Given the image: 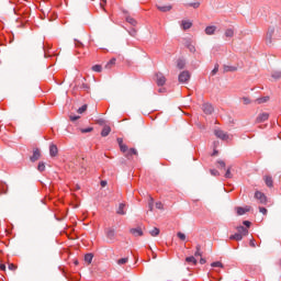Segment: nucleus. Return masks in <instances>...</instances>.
<instances>
[{
    "mask_svg": "<svg viewBox=\"0 0 281 281\" xmlns=\"http://www.w3.org/2000/svg\"><path fill=\"white\" fill-rule=\"evenodd\" d=\"M273 34H276V27L270 26L266 34V45H273Z\"/></svg>",
    "mask_w": 281,
    "mask_h": 281,
    "instance_id": "1",
    "label": "nucleus"
},
{
    "mask_svg": "<svg viewBox=\"0 0 281 281\" xmlns=\"http://www.w3.org/2000/svg\"><path fill=\"white\" fill-rule=\"evenodd\" d=\"M214 135L223 142H227L229 139V135H227V133H225L223 130H215Z\"/></svg>",
    "mask_w": 281,
    "mask_h": 281,
    "instance_id": "2",
    "label": "nucleus"
},
{
    "mask_svg": "<svg viewBox=\"0 0 281 281\" xmlns=\"http://www.w3.org/2000/svg\"><path fill=\"white\" fill-rule=\"evenodd\" d=\"M202 111L205 115H212V113H214V106L211 103H204L202 105Z\"/></svg>",
    "mask_w": 281,
    "mask_h": 281,
    "instance_id": "3",
    "label": "nucleus"
},
{
    "mask_svg": "<svg viewBox=\"0 0 281 281\" xmlns=\"http://www.w3.org/2000/svg\"><path fill=\"white\" fill-rule=\"evenodd\" d=\"M156 82L158 87H164L166 85V77L164 76V74L161 72L156 74Z\"/></svg>",
    "mask_w": 281,
    "mask_h": 281,
    "instance_id": "4",
    "label": "nucleus"
},
{
    "mask_svg": "<svg viewBox=\"0 0 281 281\" xmlns=\"http://www.w3.org/2000/svg\"><path fill=\"white\" fill-rule=\"evenodd\" d=\"M255 199H257V201H259L262 205L267 203V195L260 191H256Z\"/></svg>",
    "mask_w": 281,
    "mask_h": 281,
    "instance_id": "5",
    "label": "nucleus"
},
{
    "mask_svg": "<svg viewBox=\"0 0 281 281\" xmlns=\"http://www.w3.org/2000/svg\"><path fill=\"white\" fill-rule=\"evenodd\" d=\"M178 80L179 82H188L190 80V72L188 70L180 72Z\"/></svg>",
    "mask_w": 281,
    "mask_h": 281,
    "instance_id": "6",
    "label": "nucleus"
},
{
    "mask_svg": "<svg viewBox=\"0 0 281 281\" xmlns=\"http://www.w3.org/2000/svg\"><path fill=\"white\" fill-rule=\"evenodd\" d=\"M38 159H41V150L38 148H35L33 150V155L30 157V161H32V164L38 161Z\"/></svg>",
    "mask_w": 281,
    "mask_h": 281,
    "instance_id": "7",
    "label": "nucleus"
},
{
    "mask_svg": "<svg viewBox=\"0 0 281 281\" xmlns=\"http://www.w3.org/2000/svg\"><path fill=\"white\" fill-rule=\"evenodd\" d=\"M267 120H269V113L263 112L257 116L256 122L257 124H262V122H267Z\"/></svg>",
    "mask_w": 281,
    "mask_h": 281,
    "instance_id": "8",
    "label": "nucleus"
},
{
    "mask_svg": "<svg viewBox=\"0 0 281 281\" xmlns=\"http://www.w3.org/2000/svg\"><path fill=\"white\" fill-rule=\"evenodd\" d=\"M105 236L108 240H115V228H106Z\"/></svg>",
    "mask_w": 281,
    "mask_h": 281,
    "instance_id": "9",
    "label": "nucleus"
},
{
    "mask_svg": "<svg viewBox=\"0 0 281 281\" xmlns=\"http://www.w3.org/2000/svg\"><path fill=\"white\" fill-rule=\"evenodd\" d=\"M237 234H240V236H249V229H247V227L245 226H237Z\"/></svg>",
    "mask_w": 281,
    "mask_h": 281,
    "instance_id": "10",
    "label": "nucleus"
},
{
    "mask_svg": "<svg viewBox=\"0 0 281 281\" xmlns=\"http://www.w3.org/2000/svg\"><path fill=\"white\" fill-rule=\"evenodd\" d=\"M130 233H132L133 236L137 237V236H144V231H142L140 227L137 228H131Z\"/></svg>",
    "mask_w": 281,
    "mask_h": 281,
    "instance_id": "11",
    "label": "nucleus"
},
{
    "mask_svg": "<svg viewBox=\"0 0 281 281\" xmlns=\"http://www.w3.org/2000/svg\"><path fill=\"white\" fill-rule=\"evenodd\" d=\"M157 10H159V12H170V10H172V5L168 4V5H156Z\"/></svg>",
    "mask_w": 281,
    "mask_h": 281,
    "instance_id": "12",
    "label": "nucleus"
},
{
    "mask_svg": "<svg viewBox=\"0 0 281 281\" xmlns=\"http://www.w3.org/2000/svg\"><path fill=\"white\" fill-rule=\"evenodd\" d=\"M133 155H137V149L135 148H130L127 149V151L125 153V157L126 159H133Z\"/></svg>",
    "mask_w": 281,
    "mask_h": 281,
    "instance_id": "13",
    "label": "nucleus"
},
{
    "mask_svg": "<svg viewBox=\"0 0 281 281\" xmlns=\"http://www.w3.org/2000/svg\"><path fill=\"white\" fill-rule=\"evenodd\" d=\"M49 155L50 157H56L58 155V147L54 144L49 146Z\"/></svg>",
    "mask_w": 281,
    "mask_h": 281,
    "instance_id": "14",
    "label": "nucleus"
},
{
    "mask_svg": "<svg viewBox=\"0 0 281 281\" xmlns=\"http://www.w3.org/2000/svg\"><path fill=\"white\" fill-rule=\"evenodd\" d=\"M111 133V126L105 125L101 132V137H109Z\"/></svg>",
    "mask_w": 281,
    "mask_h": 281,
    "instance_id": "15",
    "label": "nucleus"
},
{
    "mask_svg": "<svg viewBox=\"0 0 281 281\" xmlns=\"http://www.w3.org/2000/svg\"><path fill=\"white\" fill-rule=\"evenodd\" d=\"M124 207H126V204L120 203L119 209L116 210V214L124 216L126 214V211H124Z\"/></svg>",
    "mask_w": 281,
    "mask_h": 281,
    "instance_id": "16",
    "label": "nucleus"
},
{
    "mask_svg": "<svg viewBox=\"0 0 281 281\" xmlns=\"http://www.w3.org/2000/svg\"><path fill=\"white\" fill-rule=\"evenodd\" d=\"M265 183L268 188H271L273 186V178L271 176H265Z\"/></svg>",
    "mask_w": 281,
    "mask_h": 281,
    "instance_id": "17",
    "label": "nucleus"
},
{
    "mask_svg": "<svg viewBox=\"0 0 281 281\" xmlns=\"http://www.w3.org/2000/svg\"><path fill=\"white\" fill-rule=\"evenodd\" d=\"M216 32V26L212 25V26H206L205 29V34H207V36H212V34H214Z\"/></svg>",
    "mask_w": 281,
    "mask_h": 281,
    "instance_id": "18",
    "label": "nucleus"
},
{
    "mask_svg": "<svg viewBox=\"0 0 281 281\" xmlns=\"http://www.w3.org/2000/svg\"><path fill=\"white\" fill-rule=\"evenodd\" d=\"M181 27L182 30H190V27H192V22L183 20L181 22Z\"/></svg>",
    "mask_w": 281,
    "mask_h": 281,
    "instance_id": "19",
    "label": "nucleus"
},
{
    "mask_svg": "<svg viewBox=\"0 0 281 281\" xmlns=\"http://www.w3.org/2000/svg\"><path fill=\"white\" fill-rule=\"evenodd\" d=\"M186 262H188L189 265H193V266L198 265L196 258L194 256L187 257Z\"/></svg>",
    "mask_w": 281,
    "mask_h": 281,
    "instance_id": "20",
    "label": "nucleus"
},
{
    "mask_svg": "<svg viewBox=\"0 0 281 281\" xmlns=\"http://www.w3.org/2000/svg\"><path fill=\"white\" fill-rule=\"evenodd\" d=\"M229 240L240 241V240H243V236L240 234H238V233H235L234 235L229 236Z\"/></svg>",
    "mask_w": 281,
    "mask_h": 281,
    "instance_id": "21",
    "label": "nucleus"
},
{
    "mask_svg": "<svg viewBox=\"0 0 281 281\" xmlns=\"http://www.w3.org/2000/svg\"><path fill=\"white\" fill-rule=\"evenodd\" d=\"M224 36H226V38L234 37V29H227L224 33Z\"/></svg>",
    "mask_w": 281,
    "mask_h": 281,
    "instance_id": "22",
    "label": "nucleus"
},
{
    "mask_svg": "<svg viewBox=\"0 0 281 281\" xmlns=\"http://www.w3.org/2000/svg\"><path fill=\"white\" fill-rule=\"evenodd\" d=\"M85 262H88V265H91V262H93V254H87L85 256Z\"/></svg>",
    "mask_w": 281,
    "mask_h": 281,
    "instance_id": "23",
    "label": "nucleus"
},
{
    "mask_svg": "<svg viewBox=\"0 0 281 281\" xmlns=\"http://www.w3.org/2000/svg\"><path fill=\"white\" fill-rule=\"evenodd\" d=\"M126 22L130 23V25H133V27L137 25V20L133 19L132 16H126Z\"/></svg>",
    "mask_w": 281,
    "mask_h": 281,
    "instance_id": "24",
    "label": "nucleus"
},
{
    "mask_svg": "<svg viewBox=\"0 0 281 281\" xmlns=\"http://www.w3.org/2000/svg\"><path fill=\"white\" fill-rule=\"evenodd\" d=\"M195 258H199V256H203V252L201 251V245L195 246V252H194Z\"/></svg>",
    "mask_w": 281,
    "mask_h": 281,
    "instance_id": "25",
    "label": "nucleus"
},
{
    "mask_svg": "<svg viewBox=\"0 0 281 281\" xmlns=\"http://www.w3.org/2000/svg\"><path fill=\"white\" fill-rule=\"evenodd\" d=\"M116 59L112 58L108 61V64L105 65V69H111L113 67V65H115Z\"/></svg>",
    "mask_w": 281,
    "mask_h": 281,
    "instance_id": "26",
    "label": "nucleus"
},
{
    "mask_svg": "<svg viewBox=\"0 0 281 281\" xmlns=\"http://www.w3.org/2000/svg\"><path fill=\"white\" fill-rule=\"evenodd\" d=\"M248 212V210H246L245 207H243V206H238L237 207V214H238V216H243L245 213H247Z\"/></svg>",
    "mask_w": 281,
    "mask_h": 281,
    "instance_id": "27",
    "label": "nucleus"
},
{
    "mask_svg": "<svg viewBox=\"0 0 281 281\" xmlns=\"http://www.w3.org/2000/svg\"><path fill=\"white\" fill-rule=\"evenodd\" d=\"M177 67H178V69H183L186 67V60L178 59Z\"/></svg>",
    "mask_w": 281,
    "mask_h": 281,
    "instance_id": "28",
    "label": "nucleus"
},
{
    "mask_svg": "<svg viewBox=\"0 0 281 281\" xmlns=\"http://www.w3.org/2000/svg\"><path fill=\"white\" fill-rule=\"evenodd\" d=\"M238 68L235 67V66H227V65H224V71L227 72V71H236Z\"/></svg>",
    "mask_w": 281,
    "mask_h": 281,
    "instance_id": "29",
    "label": "nucleus"
},
{
    "mask_svg": "<svg viewBox=\"0 0 281 281\" xmlns=\"http://www.w3.org/2000/svg\"><path fill=\"white\" fill-rule=\"evenodd\" d=\"M265 102H269V97H262L257 99L258 104H265Z\"/></svg>",
    "mask_w": 281,
    "mask_h": 281,
    "instance_id": "30",
    "label": "nucleus"
},
{
    "mask_svg": "<svg viewBox=\"0 0 281 281\" xmlns=\"http://www.w3.org/2000/svg\"><path fill=\"white\" fill-rule=\"evenodd\" d=\"M211 267L223 269V262L214 261V262L211 263Z\"/></svg>",
    "mask_w": 281,
    "mask_h": 281,
    "instance_id": "31",
    "label": "nucleus"
},
{
    "mask_svg": "<svg viewBox=\"0 0 281 281\" xmlns=\"http://www.w3.org/2000/svg\"><path fill=\"white\" fill-rule=\"evenodd\" d=\"M271 76L274 80H281V71H274Z\"/></svg>",
    "mask_w": 281,
    "mask_h": 281,
    "instance_id": "32",
    "label": "nucleus"
},
{
    "mask_svg": "<svg viewBox=\"0 0 281 281\" xmlns=\"http://www.w3.org/2000/svg\"><path fill=\"white\" fill-rule=\"evenodd\" d=\"M153 207H155V200L153 198H150L149 202H148L149 212H153Z\"/></svg>",
    "mask_w": 281,
    "mask_h": 281,
    "instance_id": "33",
    "label": "nucleus"
},
{
    "mask_svg": "<svg viewBox=\"0 0 281 281\" xmlns=\"http://www.w3.org/2000/svg\"><path fill=\"white\" fill-rule=\"evenodd\" d=\"M92 71H95L97 74H100L102 71V66L101 65L92 66Z\"/></svg>",
    "mask_w": 281,
    "mask_h": 281,
    "instance_id": "34",
    "label": "nucleus"
},
{
    "mask_svg": "<svg viewBox=\"0 0 281 281\" xmlns=\"http://www.w3.org/2000/svg\"><path fill=\"white\" fill-rule=\"evenodd\" d=\"M159 228H157V227H154L151 231H149V234H150V236H157L158 234H159Z\"/></svg>",
    "mask_w": 281,
    "mask_h": 281,
    "instance_id": "35",
    "label": "nucleus"
},
{
    "mask_svg": "<svg viewBox=\"0 0 281 281\" xmlns=\"http://www.w3.org/2000/svg\"><path fill=\"white\" fill-rule=\"evenodd\" d=\"M126 262H128V257L121 258L117 260V265H120V266L126 265Z\"/></svg>",
    "mask_w": 281,
    "mask_h": 281,
    "instance_id": "36",
    "label": "nucleus"
},
{
    "mask_svg": "<svg viewBox=\"0 0 281 281\" xmlns=\"http://www.w3.org/2000/svg\"><path fill=\"white\" fill-rule=\"evenodd\" d=\"M187 5H189L190 8H194V10H196L201 5V2H191Z\"/></svg>",
    "mask_w": 281,
    "mask_h": 281,
    "instance_id": "37",
    "label": "nucleus"
},
{
    "mask_svg": "<svg viewBox=\"0 0 281 281\" xmlns=\"http://www.w3.org/2000/svg\"><path fill=\"white\" fill-rule=\"evenodd\" d=\"M37 170L40 172H45V162H40L38 166H37Z\"/></svg>",
    "mask_w": 281,
    "mask_h": 281,
    "instance_id": "38",
    "label": "nucleus"
},
{
    "mask_svg": "<svg viewBox=\"0 0 281 281\" xmlns=\"http://www.w3.org/2000/svg\"><path fill=\"white\" fill-rule=\"evenodd\" d=\"M225 178L226 179H232V167H228L226 172H225Z\"/></svg>",
    "mask_w": 281,
    "mask_h": 281,
    "instance_id": "39",
    "label": "nucleus"
},
{
    "mask_svg": "<svg viewBox=\"0 0 281 281\" xmlns=\"http://www.w3.org/2000/svg\"><path fill=\"white\" fill-rule=\"evenodd\" d=\"M85 111H87V104H83L81 108H79L77 110V113H79L81 115V113H85Z\"/></svg>",
    "mask_w": 281,
    "mask_h": 281,
    "instance_id": "40",
    "label": "nucleus"
},
{
    "mask_svg": "<svg viewBox=\"0 0 281 281\" xmlns=\"http://www.w3.org/2000/svg\"><path fill=\"white\" fill-rule=\"evenodd\" d=\"M218 74V64H215L214 69L211 71L212 76H216Z\"/></svg>",
    "mask_w": 281,
    "mask_h": 281,
    "instance_id": "41",
    "label": "nucleus"
},
{
    "mask_svg": "<svg viewBox=\"0 0 281 281\" xmlns=\"http://www.w3.org/2000/svg\"><path fill=\"white\" fill-rule=\"evenodd\" d=\"M120 150H121V153H127L128 151V146L123 144V145L120 146Z\"/></svg>",
    "mask_w": 281,
    "mask_h": 281,
    "instance_id": "42",
    "label": "nucleus"
},
{
    "mask_svg": "<svg viewBox=\"0 0 281 281\" xmlns=\"http://www.w3.org/2000/svg\"><path fill=\"white\" fill-rule=\"evenodd\" d=\"M210 173L212 175V177H218V175H221L216 169H211Z\"/></svg>",
    "mask_w": 281,
    "mask_h": 281,
    "instance_id": "43",
    "label": "nucleus"
},
{
    "mask_svg": "<svg viewBox=\"0 0 281 281\" xmlns=\"http://www.w3.org/2000/svg\"><path fill=\"white\" fill-rule=\"evenodd\" d=\"M93 131V127H87V128H81L80 132L81 133H91Z\"/></svg>",
    "mask_w": 281,
    "mask_h": 281,
    "instance_id": "44",
    "label": "nucleus"
},
{
    "mask_svg": "<svg viewBox=\"0 0 281 281\" xmlns=\"http://www.w3.org/2000/svg\"><path fill=\"white\" fill-rule=\"evenodd\" d=\"M177 236L180 240H186V234L181 233V232H178L177 233Z\"/></svg>",
    "mask_w": 281,
    "mask_h": 281,
    "instance_id": "45",
    "label": "nucleus"
},
{
    "mask_svg": "<svg viewBox=\"0 0 281 281\" xmlns=\"http://www.w3.org/2000/svg\"><path fill=\"white\" fill-rule=\"evenodd\" d=\"M75 47H85V45L82 44V42L75 40Z\"/></svg>",
    "mask_w": 281,
    "mask_h": 281,
    "instance_id": "46",
    "label": "nucleus"
},
{
    "mask_svg": "<svg viewBox=\"0 0 281 281\" xmlns=\"http://www.w3.org/2000/svg\"><path fill=\"white\" fill-rule=\"evenodd\" d=\"M97 124H99V126H104V124H106V121H104V119H99L97 121Z\"/></svg>",
    "mask_w": 281,
    "mask_h": 281,
    "instance_id": "47",
    "label": "nucleus"
},
{
    "mask_svg": "<svg viewBox=\"0 0 281 281\" xmlns=\"http://www.w3.org/2000/svg\"><path fill=\"white\" fill-rule=\"evenodd\" d=\"M77 120H80V116H78V115H70V122H76Z\"/></svg>",
    "mask_w": 281,
    "mask_h": 281,
    "instance_id": "48",
    "label": "nucleus"
},
{
    "mask_svg": "<svg viewBox=\"0 0 281 281\" xmlns=\"http://www.w3.org/2000/svg\"><path fill=\"white\" fill-rule=\"evenodd\" d=\"M157 210H164V204L161 202H156Z\"/></svg>",
    "mask_w": 281,
    "mask_h": 281,
    "instance_id": "49",
    "label": "nucleus"
},
{
    "mask_svg": "<svg viewBox=\"0 0 281 281\" xmlns=\"http://www.w3.org/2000/svg\"><path fill=\"white\" fill-rule=\"evenodd\" d=\"M243 225H245V227L248 229V227H251V222L249 221H244Z\"/></svg>",
    "mask_w": 281,
    "mask_h": 281,
    "instance_id": "50",
    "label": "nucleus"
},
{
    "mask_svg": "<svg viewBox=\"0 0 281 281\" xmlns=\"http://www.w3.org/2000/svg\"><path fill=\"white\" fill-rule=\"evenodd\" d=\"M9 270L16 271V267L14 266V263H9Z\"/></svg>",
    "mask_w": 281,
    "mask_h": 281,
    "instance_id": "51",
    "label": "nucleus"
},
{
    "mask_svg": "<svg viewBox=\"0 0 281 281\" xmlns=\"http://www.w3.org/2000/svg\"><path fill=\"white\" fill-rule=\"evenodd\" d=\"M130 35H131V36H137V31H136L135 29H132V30L130 31Z\"/></svg>",
    "mask_w": 281,
    "mask_h": 281,
    "instance_id": "52",
    "label": "nucleus"
},
{
    "mask_svg": "<svg viewBox=\"0 0 281 281\" xmlns=\"http://www.w3.org/2000/svg\"><path fill=\"white\" fill-rule=\"evenodd\" d=\"M259 212H260L261 214H263V215H267V209H265V207H262V206L259 207Z\"/></svg>",
    "mask_w": 281,
    "mask_h": 281,
    "instance_id": "53",
    "label": "nucleus"
},
{
    "mask_svg": "<svg viewBox=\"0 0 281 281\" xmlns=\"http://www.w3.org/2000/svg\"><path fill=\"white\" fill-rule=\"evenodd\" d=\"M243 102H244V104H249L251 101L249 100V98L244 97Z\"/></svg>",
    "mask_w": 281,
    "mask_h": 281,
    "instance_id": "54",
    "label": "nucleus"
},
{
    "mask_svg": "<svg viewBox=\"0 0 281 281\" xmlns=\"http://www.w3.org/2000/svg\"><path fill=\"white\" fill-rule=\"evenodd\" d=\"M104 5H106V0H101L100 8H102V10H104Z\"/></svg>",
    "mask_w": 281,
    "mask_h": 281,
    "instance_id": "55",
    "label": "nucleus"
},
{
    "mask_svg": "<svg viewBox=\"0 0 281 281\" xmlns=\"http://www.w3.org/2000/svg\"><path fill=\"white\" fill-rule=\"evenodd\" d=\"M119 146H123L124 145V140L122 138H117L116 139Z\"/></svg>",
    "mask_w": 281,
    "mask_h": 281,
    "instance_id": "56",
    "label": "nucleus"
},
{
    "mask_svg": "<svg viewBox=\"0 0 281 281\" xmlns=\"http://www.w3.org/2000/svg\"><path fill=\"white\" fill-rule=\"evenodd\" d=\"M217 164L221 168H225V162L223 160H217Z\"/></svg>",
    "mask_w": 281,
    "mask_h": 281,
    "instance_id": "57",
    "label": "nucleus"
},
{
    "mask_svg": "<svg viewBox=\"0 0 281 281\" xmlns=\"http://www.w3.org/2000/svg\"><path fill=\"white\" fill-rule=\"evenodd\" d=\"M249 245H250V247H256V240L250 239Z\"/></svg>",
    "mask_w": 281,
    "mask_h": 281,
    "instance_id": "58",
    "label": "nucleus"
},
{
    "mask_svg": "<svg viewBox=\"0 0 281 281\" xmlns=\"http://www.w3.org/2000/svg\"><path fill=\"white\" fill-rule=\"evenodd\" d=\"M0 271H5V263H0Z\"/></svg>",
    "mask_w": 281,
    "mask_h": 281,
    "instance_id": "59",
    "label": "nucleus"
},
{
    "mask_svg": "<svg viewBox=\"0 0 281 281\" xmlns=\"http://www.w3.org/2000/svg\"><path fill=\"white\" fill-rule=\"evenodd\" d=\"M205 262H207V260H205V258L200 259V265H205Z\"/></svg>",
    "mask_w": 281,
    "mask_h": 281,
    "instance_id": "60",
    "label": "nucleus"
},
{
    "mask_svg": "<svg viewBox=\"0 0 281 281\" xmlns=\"http://www.w3.org/2000/svg\"><path fill=\"white\" fill-rule=\"evenodd\" d=\"M158 93H166V88H160V89L158 90Z\"/></svg>",
    "mask_w": 281,
    "mask_h": 281,
    "instance_id": "61",
    "label": "nucleus"
},
{
    "mask_svg": "<svg viewBox=\"0 0 281 281\" xmlns=\"http://www.w3.org/2000/svg\"><path fill=\"white\" fill-rule=\"evenodd\" d=\"M105 186H106V180H102V181H101V187H102V188H105Z\"/></svg>",
    "mask_w": 281,
    "mask_h": 281,
    "instance_id": "62",
    "label": "nucleus"
},
{
    "mask_svg": "<svg viewBox=\"0 0 281 281\" xmlns=\"http://www.w3.org/2000/svg\"><path fill=\"white\" fill-rule=\"evenodd\" d=\"M82 89H89V86L87 83H82Z\"/></svg>",
    "mask_w": 281,
    "mask_h": 281,
    "instance_id": "63",
    "label": "nucleus"
},
{
    "mask_svg": "<svg viewBox=\"0 0 281 281\" xmlns=\"http://www.w3.org/2000/svg\"><path fill=\"white\" fill-rule=\"evenodd\" d=\"M217 154H218V151H217V150H214L213 156H214V155H217Z\"/></svg>",
    "mask_w": 281,
    "mask_h": 281,
    "instance_id": "64",
    "label": "nucleus"
}]
</instances>
